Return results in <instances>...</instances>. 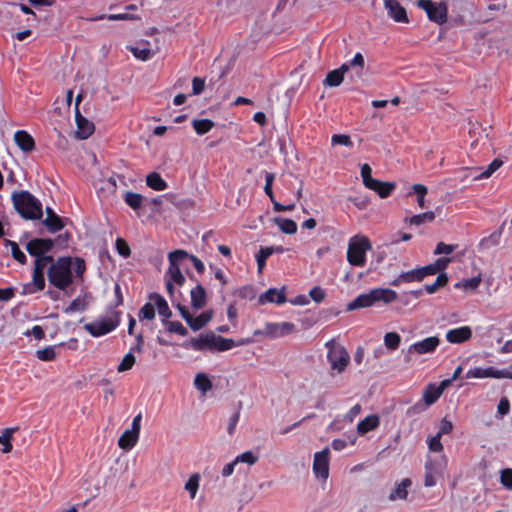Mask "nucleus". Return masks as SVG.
<instances>
[{
    "label": "nucleus",
    "instance_id": "nucleus-1",
    "mask_svg": "<svg viewBox=\"0 0 512 512\" xmlns=\"http://www.w3.org/2000/svg\"><path fill=\"white\" fill-rule=\"evenodd\" d=\"M294 331V325L291 322H267L265 329H254L253 336L239 338L237 340L224 338L214 333L200 334L198 337L187 340L183 347L195 351H227L236 346L249 344L258 338H277L291 334Z\"/></svg>",
    "mask_w": 512,
    "mask_h": 512
},
{
    "label": "nucleus",
    "instance_id": "nucleus-2",
    "mask_svg": "<svg viewBox=\"0 0 512 512\" xmlns=\"http://www.w3.org/2000/svg\"><path fill=\"white\" fill-rule=\"evenodd\" d=\"M54 242L51 239L35 238L26 244V250L35 257L32 282L29 292L41 291L45 287L44 271L53 261V257L45 255L53 248Z\"/></svg>",
    "mask_w": 512,
    "mask_h": 512
},
{
    "label": "nucleus",
    "instance_id": "nucleus-3",
    "mask_svg": "<svg viewBox=\"0 0 512 512\" xmlns=\"http://www.w3.org/2000/svg\"><path fill=\"white\" fill-rule=\"evenodd\" d=\"M47 276L49 282L58 289L64 290L73 282L72 267L77 276L85 271V262L80 258L74 261L70 257H60L48 264Z\"/></svg>",
    "mask_w": 512,
    "mask_h": 512
},
{
    "label": "nucleus",
    "instance_id": "nucleus-4",
    "mask_svg": "<svg viewBox=\"0 0 512 512\" xmlns=\"http://www.w3.org/2000/svg\"><path fill=\"white\" fill-rule=\"evenodd\" d=\"M397 299V293L388 288H376L370 290L368 293L359 295L356 299L350 302L347 306L348 310L357 308L371 307L376 303L382 302L389 304Z\"/></svg>",
    "mask_w": 512,
    "mask_h": 512
},
{
    "label": "nucleus",
    "instance_id": "nucleus-5",
    "mask_svg": "<svg viewBox=\"0 0 512 512\" xmlns=\"http://www.w3.org/2000/svg\"><path fill=\"white\" fill-rule=\"evenodd\" d=\"M12 201L17 212L25 219L37 220L42 217L41 203L28 191L14 193Z\"/></svg>",
    "mask_w": 512,
    "mask_h": 512
},
{
    "label": "nucleus",
    "instance_id": "nucleus-6",
    "mask_svg": "<svg viewBox=\"0 0 512 512\" xmlns=\"http://www.w3.org/2000/svg\"><path fill=\"white\" fill-rule=\"evenodd\" d=\"M372 249L368 237L356 235L350 238L347 248V261L355 267H362L366 263V253Z\"/></svg>",
    "mask_w": 512,
    "mask_h": 512
},
{
    "label": "nucleus",
    "instance_id": "nucleus-7",
    "mask_svg": "<svg viewBox=\"0 0 512 512\" xmlns=\"http://www.w3.org/2000/svg\"><path fill=\"white\" fill-rule=\"evenodd\" d=\"M155 309H157L159 316L163 318H169L172 315L167 301L161 295L152 293L149 295V301L141 308L139 316L151 320L155 316Z\"/></svg>",
    "mask_w": 512,
    "mask_h": 512
},
{
    "label": "nucleus",
    "instance_id": "nucleus-8",
    "mask_svg": "<svg viewBox=\"0 0 512 512\" xmlns=\"http://www.w3.org/2000/svg\"><path fill=\"white\" fill-rule=\"evenodd\" d=\"M189 254L184 250H175L169 253V268L167 271V277L171 279L178 286H182L185 283V277L181 272V267L185 260H187Z\"/></svg>",
    "mask_w": 512,
    "mask_h": 512
},
{
    "label": "nucleus",
    "instance_id": "nucleus-9",
    "mask_svg": "<svg viewBox=\"0 0 512 512\" xmlns=\"http://www.w3.org/2000/svg\"><path fill=\"white\" fill-rule=\"evenodd\" d=\"M417 6L426 12L430 21L438 25H442L448 20V8L443 2L437 3L431 0H418Z\"/></svg>",
    "mask_w": 512,
    "mask_h": 512
},
{
    "label": "nucleus",
    "instance_id": "nucleus-10",
    "mask_svg": "<svg viewBox=\"0 0 512 512\" xmlns=\"http://www.w3.org/2000/svg\"><path fill=\"white\" fill-rule=\"evenodd\" d=\"M328 346V352H327V359L331 365V368L333 370H336L338 373L343 372L350 360V356L348 352L345 350L344 347L339 345H329Z\"/></svg>",
    "mask_w": 512,
    "mask_h": 512
},
{
    "label": "nucleus",
    "instance_id": "nucleus-11",
    "mask_svg": "<svg viewBox=\"0 0 512 512\" xmlns=\"http://www.w3.org/2000/svg\"><path fill=\"white\" fill-rule=\"evenodd\" d=\"M439 343L440 340L438 337L431 336L411 344L408 348L407 355L405 356L406 361L409 362L411 360L410 355L412 354L422 355L433 353L438 347Z\"/></svg>",
    "mask_w": 512,
    "mask_h": 512
},
{
    "label": "nucleus",
    "instance_id": "nucleus-12",
    "mask_svg": "<svg viewBox=\"0 0 512 512\" xmlns=\"http://www.w3.org/2000/svg\"><path fill=\"white\" fill-rule=\"evenodd\" d=\"M313 472L316 477L326 481L329 476V449L315 453L313 461Z\"/></svg>",
    "mask_w": 512,
    "mask_h": 512
},
{
    "label": "nucleus",
    "instance_id": "nucleus-13",
    "mask_svg": "<svg viewBox=\"0 0 512 512\" xmlns=\"http://www.w3.org/2000/svg\"><path fill=\"white\" fill-rule=\"evenodd\" d=\"M451 384V380H443L438 385L430 383L423 391V401L426 406L433 405L443 394L444 390Z\"/></svg>",
    "mask_w": 512,
    "mask_h": 512
},
{
    "label": "nucleus",
    "instance_id": "nucleus-14",
    "mask_svg": "<svg viewBox=\"0 0 512 512\" xmlns=\"http://www.w3.org/2000/svg\"><path fill=\"white\" fill-rule=\"evenodd\" d=\"M504 377H510L508 374V370L506 369H496L494 367H486L481 368L477 367L474 369L468 370L466 373V378H496V379H503Z\"/></svg>",
    "mask_w": 512,
    "mask_h": 512
},
{
    "label": "nucleus",
    "instance_id": "nucleus-15",
    "mask_svg": "<svg viewBox=\"0 0 512 512\" xmlns=\"http://www.w3.org/2000/svg\"><path fill=\"white\" fill-rule=\"evenodd\" d=\"M76 130L75 137L79 140H85L89 138L95 131L94 123L84 117L80 111L75 114Z\"/></svg>",
    "mask_w": 512,
    "mask_h": 512
},
{
    "label": "nucleus",
    "instance_id": "nucleus-16",
    "mask_svg": "<svg viewBox=\"0 0 512 512\" xmlns=\"http://www.w3.org/2000/svg\"><path fill=\"white\" fill-rule=\"evenodd\" d=\"M384 7L395 22L405 24L409 22L406 9L397 0H385Z\"/></svg>",
    "mask_w": 512,
    "mask_h": 512
},
{
    "label": "nucleus",
    "instance_id": "nucleus-17",
    "mask_svg": "<svg viewBox=\"0 0 512 512\" xmlns=\"http://www.w3.org/2000/svg\"><path fill=\"white\" fill-rule=\"evenodd\" d=\"M119 322H86L84 328L93 337H99L112 332Z\"/></svg>",
    "mask_w": 512,
    "mask_h": 512
},
{
    "label": "nucleus",
    "instance_id": "nucleus-18",
    "mask_svg": "<svg viewBox=\"0 0 512 512\" xmlns=\"http://www.w3.org/2000/svg\"><path fill=\"white\" fill-rule=\"evenodd\" d=\"M150 42L147 40H140L136 45L129 46L128 50L135 58L141 61L149 60L155 53L158 52V47L155 50L149 48Z\"/></svg>",
    "mask_w": 512,
    "mask_h": 512
},
{
    "label": "nucleus",
    "instance_id": "nucleus-19",
    "mask_svg": "<svg viewBox=\"0 0 512 512\" xmlns=\"http://www.w3.org/2000/svg\"><path fill=\"white\" fill-rule=\"evenodd\" d=\"M472 336V330L468 326L451 329L446 333V339L453 344H460L469 340Z\"/></svg>",
    "mask_w": 512,
    "mask_h": 512
},
{
    "label": "nucleus",
    "instance_id": "nucleus-20",
    "mask_svg": "<svg viewBox=\"0 0 512 512\" xmlns=\"http://www.w3.org/2000/svg\"><path fill=\"white\" fill-rule=\"evenodd\" d=\"M14 141L25 153L31 152L35 149V141L27 131L19 130L15 132Z\"/></svg>",
    "mask_w": 512,
    "mask_h": 512
},
{
    "label": "nucleus",
    "instance_id": "nucleus-21",
    "mask_svg": "<svg viewBox=\"0 0 512 512\" xmlns=\"http://www.w3.org/2000/svg\"><path fill=\"white\" fill-rule=\"evenodd\" d=\"M285 287H282L280 289L277 288H270L265 293L261 294L259 296V302L261 304L264 303H283L285 302Z\"/></svg>",
    "mask_w": 512,
    "mask_h": 512
},
{
    "label": "nucleus",
    "instance_id": "nucleus-22",
    "mask_svg": "<svg viewBox=\"0 0 512 512\" xmlns=\"http://www.w3.org/2000/svg\"><path fill=\"white\" fill-rule=\"evenodd\" d=\"M395 187L396 184L394 182H384L375 179L366 188L377 193L380 198H387Z\"/></svg>",
    "mask_w": 512,
    "mask_h": 512
},
{
    "label": "nucleus",
    "instance_id": "nucleus-23",
    "mask_svg": "<svg viewBox=\"0 0 512 512\" xmlns=\"http://www.w3.org/2000/svg\"><path fill=\"white\" fill-rule=\"evenodd\" d=\"M380 424L379 416L376 414L368 415L357 424V431L359 434H366L376 429Z\"/></svg>",
    "mask_w": 512,
    "mask_h": 512
},
{
    "label": "nucleus",
    "instance_id": "nucleus-24",
    "mask_svg": "<svg viewBox=\"0 0 512 512\" xmlns=\"http://www.w3.org/2000/svg\"><path fill=\"white\" fill-rule=\"evenodd\" d=\"M46 214L47 216L45 220H43V224L48 228L50 232L55 233L64 227L61 218L57 216L51 208H46Z\"/></svg>",
    "mask_w": 512,
    "mask_h": 512
},
{
    "label": "nucleus",
    "instance_id": "nucleus-25",
    "mask_svg": "<svg viewBox=\"0 0 512 512\" xmlns=\"http://www.w3.org/2000/svg\"><path fill=\"white\" fill-rule=\"evenodd\" d=\"M191 306L199 310L206 304V291L201 285H196L190 292Z\"/></svg>",
    "mask_w": 512,
    "mask_h": 512
},
{
    "label": "nucleus",
    "instance_id": "nucleus-26",
    "mask_svg": "<svg viewBox=\"0 0 512 512\" xmlns=\"http://www.w3.org/2000/svg\"><path fill=\"white\" fill-rule=\"evenodd\" d=\"M447 460L445 456L435 459H428L425 463V471L432 472L437 476H441L446 468Z\"/></svg>",
    "mask_w": 512,
    "mask_h": 512
},
{
    "label": "nucleus",
    "instance_id": "nucleus-27",
    "mask_svg": "<svg viewBox=\"0 0 512 512\" xmlns=\"http://www.w3.org/2000/svg\"><path fill=\"white\" fill-rule=\"evenodd\" d=\"M139 435L130 430L124 433L118 439V446L123 450H131L138 442Z\"/></svg>",
    "mask_w": 512,
    "mask_h": 512
},
{
    "label": "nucleus",
    "instance_id": "nucleus-28",
    "mask_svg": "<svg viewBox=\"0 0 512 512\" xmlns=\"http://www.w3.org/2000/svg\"><path fill=\"white\" fill-rule=\"evenodd\" d=\"M412 484L409 478H405L401 481L400 484L391 492L389 495V500L395 501L397 499L405 500L408 496V487Z\"/></svg>",
    "mask_w": 512,
    "mask_h": 512
},
{
    "label": "nucleus",
    "instance_id": "nucleus-29",
    "mask_svg": "<svg viewBox=\"0 0 512 512\" xmlns=\"http://www.w3.org/2000/svg\"><path fill=\"white\" fill-rule=\"evenodd\" d=\"M435 213L428 211L425 213L417 214L412 217L405 218L404 222L409 225L420 226L424 223H430L435 220Z\"/></svg>",
    "mask_w": 512,
    "mask_h": 512
},
{
    "label": "nucleus",
    "instance_id": "nucleus-30",
    "mask_svg": "<svg viewBox=\"0 0 512 512\" xmlns=\"http://www.w3.org/2000/svg\"><path fill=\"white\" fill-rule=\"evenodd\" d=\"M414 281H421L418 269L401 273L391 282V285L399 286L402 283H411Z\"/></svg>",
    "mask_w": 512,
    "mask_h": 512
},
{
    "label": "nucleus",
    "instance_id": "nucleus-31",
    "mask_svg": "<svg viewBox=\"0 0 512 512\" xmlns=\"http://www.w3.org/2000/svg\"><path fill=\"white\" fill-rule=\"evenodd\" d=\"M146 184L156 191H163L167 188V183L157 172H151L146 176Z\"/></svg>",
    "mask_w": 512,
    "mask_h": 512
},
{
    "label": "nucleus",
    "instance_id": "nucleus-32",
    "mask_svg": "<svg viewBox=\"0 0 512 512\" xmlns=\"http://www.w3.org/2000/svg\"><path fill=\"white\" fill-rule=\"evenodd\" d=\"M274 222L283 233L295 234L297 231V224L291 219L276 217L274 218Z\"/></svg>",
    "mask_w": 512,
    "mask_h": 512
},
{
    "label": "nucleus",
    "instance_id": "nucleus-33",
    "mask_svg": "<svg viewBox=\"0 0 512 512\" xmlns=\"http://www.w3.org/2000/svg\"><path fill=\"white\" fill-rule=\"evenodd\" d=\"M16 430L17 428H6L3 430L0 435V444L3 445V448L1 449L2 453H9L12 451L13 446L11 439Z\"/></svg>",
    "mask_w": 512,
    "mask_h": 512
},
{
    "label": "nucleus",
    "instance_id": "nucleus-34",
    "mask_svg": "<svg viewBox=\"0 0 512 512\" xmlns=\"http://www.w3.org/2000/svg\"><path fill=\"white\" fill-rule=\"evenodd\" d=\"M195 387L202 393H206L212 388V382L204 373H198L194 379Z\"/></svg>",
    "mask_w": 512,
    "mask_h": 512
},
{
    "label": "nucleus",
    "instance_id": "nucleus-35",
    "mask_svg": "<svg viewBox=\"0 0 512 512\" xmlns=\"http://www.w3.org/2000/svg\"><path fill=\"white\" fill-rule=\"evenodd\" d=\"M200 475L198 473L192 474L185 483V490L188 491L190 498L194 499L199 489Z\"/></svg>",
    "mask_w": 512,
    "mask_h": 512
},
{
    "label": "nucleus",
    "instance_id": "nucleus-36",
    "mask_svg": "<svg viewBox=\"0 0 512 512\" xmlns=\"http://www.w3.org/2000/svg\"><path fill=\"white\" fill-rule=\"evenodd\" d=\"M124 200L133 210H138L142 206L143 197L139 193L128 191L125 193Z\"/></svg>",
    "mask_w": 512,
    "mask_h": 512
},
{
    "label": "nucleus",
    "instance_id": "nucleus-37",
    "mask_svg": "<svg viewBox=\"0 0 512 512\" xmlns=\"http://www.w3.org/2000/svg\"><path fill=\"white\" fill-rule=\"evenodd\" d=\"M192 124L195 131L200 135L209 132L214 127V122L209 119H196Z\"/></svg>",
    "mask_w": 512,
    "mask_h": 512
},
{
    "label": "nucleus",
    "instance_id": "nucleus-38",
    "mask_svg": "<svg viewBox=\"0 0 512 512\" xmlns=\"http://www.w3.org/2000/svg\"><path fill=\"white\" fill-rule=\"evenodd\" d=\"M503 165V161L500 159H494L488 167L478 175L475 180H482L490 178L493 173H495L501 166Z\"/></svg>",
    "mask_w": 512,
    "mask_h": 512
},
{
    "label": "nucleus",
    "instance_id": "nucleus-39",
    "mask_svg": "<svg viewBox=\"0 0 512 512\" xmlns=\"http://www.w3.org/2000/svg\"><path fill=\"white\" fill-rule=\"evenodd\" d=\"M36 357L45 362L53 361L56 358V351L54 346H47L43 349H39L35 353Z\"/></svg>",
    "mask_w": 512,
    "mask_h": 512
},
{
    "label": "nucleus",
    "instance_id": "nucleus-40",
    "mask_svg": "<svg viewBox=\"0 0 512 512\" xmlns=\"http://www.w3.org/2000/svg\"><path fill=\"white\" fill-rule=\"evenodd\" d=\"M448 282V276L446 273H440L436 281L432 284L425 285V290L429 294L435 293L440 287H444Z\"/></svg>",
    "mask_w": 512,
    "mask_h": 512
},
{
    "label": "nucleus",
    "instance_id": "nucleus-41",
    "mask_svg": "<svg viewBox=\"0 0 512 512\" xmlns=\"http://www.w3.org/2000/svg\"><path fill=\"white\" fill-rule=\"evenodd\" d=\"M178 309L180 311L181 316L185 320H210L213 317V312L212 311H206V312L202 313L201 315H199L198 317L193 318L190 315L187 307L182 306V305H178Z\"/></svg>",
    "mask_w": 512,
    "mask_h": 512
},
{
    "label": "nucleus",
    "instance_id": "nucleus-42",
    "mask_svg": "<svg viewBox=\"0 0 512 512\" xmlns=\"http://www.w3.org/2000/svg\"><path fill=\"white\" fill-rule=\"evenodd\" d=\"M136 362V358L132 352H128L124 355L122 361L117 367L119 373L130 370Z\"/></svg>",
    "mask_w": 512,
    "mask_h": 512
},
{
    "label": "nucleus",
    "instance_id": "nucleus-43",
    "mask_svg": "<svg viewBox=\"0 0 512 512\" xmlns=\"http://www.w3.org/2000/svg\"><path fill=\"white\" fill-rule=\"evenodd\" d=\"M344 80V77L335 69L330 71L324 80V84L330 87L339 86Z\"/></svg>",
    "mask_w": 512,
    "mask_h": 512
},
{
    "label": "nucleus",
    "instance_id": "nucleus-44",
    "mask_svg": "<svg viewBox=\"0 0 512 512\" xmlns=\"http://www.w3.org/2000/svg\"><path fill=\"white\" fill-rule=\"evenodd\" d=\"M401 338L396 332L386 333L384 337V344L390 350H396L400 345Z\"/></svg>",
    "mask_w": 512,
    "mask_h": 512
},
{
    "label": "nucleus",
    "instance_id": "nucleus-45",
    "mask_svg": "<svg viewBox=\"0 0 512 512\" xmlns=\"http://www.w3.org/2000/svg\"><path fill=\"white\" fill-rule=\"evenodd\" d=\"M481 280H482L481 275H478L476 277H473V278H470L467 280H463L462 282L457 283L456 287L464 289V290H475L480 285Z\"/></svg>",
    "mask_w": 512,
    "mask_h": 512
},
{
    "label": "nucleus",
    "instance_id": "nucleus-46",
    "mask_svg": "<svg viewBox=\"0 0 512 512\" xmlns=\"http://www.w3.org/2000/svg\"><path fill=\"white\" fill-rule=\"evenodd\" d=\"M412 189L417 194V203L419 207L424 208L426 204L425 196L427 194L426 186L422 184H414Z\"/></svg>",
    "mask_w": 512,
    "mask_h": 512
},
{
    "label": "nucleus",
    "instance_id": "nucleus-47",
    "mask_svg": "<svg viewBox=\"0 0 512 512\" xmlns=\"http://www.w3.org/2000/svg\"><path fill=\"white\" fill-rule=\"evenodd\" d=\"M238 463H247L248 465H254L258 461V456L252 451H245L235 458Z\"/></svg>",
    "mask_w": 512,
    "mask_h": 512
},
{
    "label": "nucleus",
    "instance_id": "nucleus-48",
    "mask_svg": "<svg viewBox=\"0 0 512 512\" xmlns=\"http://www.w3.org/2000/svg\"><path fill=\"white\" fill-rule=\"evenodd\" d=\"M8 246L11 248L13 258L21 264L26 262V255L20 250L18 244L13 241H7Z\"/></svg>",
    "mask_w": 512,
    "mask_h": 512
},
{
    "label": "nucleus",
    "instance_id": "nucleus-49",
    "mask_svg": "<svg viewBox=\"0 0 512 512\" xmlns=\"http://www.w3.org/2000/svg\"><path fill=\"white\" fill-rule=\"evenodd\" d=\"M272 255V249L271 248H261L259 253L256 256L257 264H258V271L261 272L262 269L265 266L266 259Z\"/></svg>",
    "mask_w": 512,
    "mask_h": 512
},
{
    "label": "nucleus",
    "instance_id": "nucleus-50",
    "mask_svg": "<svg viewBox=\"0 0 512 512\" xmlns=\"http://www.w3.org/2000/svg\"><path fill=\"white\" fill-rule=\"evenodd\" d=\"M166 324V330L170 333H177L181 336L187 334V329L182 325L181 322H164Z\"/></svg>",
    "mask_w": 512,
    "mask_h": 512
},
{
    "label": "nucleus",
    "instance_id": "nucleus-51",
    "mask_svg": "<svg viewBox=\"0 0 512 512\" xmlns=\"http://www.w3.org/2000/svg\"><path fill=\"white\" fill-rule=\"evenodd\" d=\"M331 144L333 146L335 145H344V146H351L352 141L349 135L346 134H334L331 137Z\"/></svg>",
    "mask_w": 512,
    "mask_h": 512
},
{
    "label": "nucleus",
    "instance_id": "nucleus-52",
    "mask_svg": "<svg viewBox=\"0 0 512 512\" xmlns=\"http://www.w3.org/2000/svg\"><path fill=\"white\" fill-rule=\"evenodd\" d=\"M361 177L363 181V185L367 187L372 181L375 179L372 177V169L368 164H363L361 166Z\"/></svg>",
    "mask_w": 512,
    "mask_h": 512
},
{
    "label": "nucleus",
    "instance_id": "nucleus-53",
    "mask_svg": "<svg viewBox=\"0 0 512 512\" xmlns=\"http://www.w3.org/2000/svg\"><path fill=\"white\" fill-rule=\"evenodd\" d=\"M116 249L117 252L123 257H128L131 254V250L128 243L122 238H118L116 240Z\"/></svg>",
    "mask_w": 512,
    "mask_h": 512
},
{
    "label": "nucleus",
    "instance_id": "nucleus-54",
    "mask_svg": "<svg viewBox=\"0 0 512 512\" xmlns=\"http://www.w3.org/2000/svg\"><path fill=\"white\" fill-rule=\"evenodd\" d=\"M428 447H429L430 451H433V452H441L443 450V445L441 443L440 434H436L435 436H433L429 439Z\"/></svg>",
    "mask_w": 512,
    "mask_h": 512
},
{
    "label": "nucleus",
    "instance_id": "nucleus-55",
    "mask_svg": "<svg viewBox=\"0 0 512 512\" xmlns=\"http://www.w3.org/2000/svg\"><path fill=\"white\" fill-rule=\"evenodd\" d=\"M501 483L504 487L512 490V469L507 468L501 472Z\"/></svg>",
    "mask_w": 512,
    "mask_h": 512
},
{
    "label": "nucleus",
    "instance_id": "nucleus-56",
    "mask_svg": "<svg viewBox=\"0 0 512 512\" xmlns=\"http://www.w3.org/2000/svg\"><path fill=\"white\" fill-rule=\"evenodd\" d=\"M309 295L315 302L320 303L324 300L326 293L321 287L315 286L310 290Z\"/></svg>",
    "mask_w": 512,
    "mask_h": 512
},
{
    "label": "nucleus",
    "instance_id": "nucleus-57",
    "mask_svg": "<svg viewBox=\"0 0 512 512\" xmlns=\"http://www.w3.org/2000/svg\"><path fill=\"white\" fill-rule=\"evenodd\" d=\"M205 88V80L199 77L192 79V93L193 95H199Z\"/></svg>",
    "mask_w": 512,
    "mask_h": 512
},
{
    "label": "nucleus",
    "instance_id": "nucleus-58",
    "mask_svg": "<svg viewBox=\"0 0 512 512\" xmlns=\"http://www.w3.org/2000/svg\"><path fill=\"white\" fill-rule=\"evenodd\" d=\"M454 250H455L454 245L446 244L444 242H439L436 246L434 254H436V255L447 254L448 255V254H451L452 252H454Z\"/></svg>",
    "mask_w": 512,
    "mask_h": 512
},
{
    "label": "nucleus",
    "instance_id": "nucleus-59",
    "mask_svg": "<svg viewBox=\"0 0 512 512\" xmlns=\"http://www.w3.org/2000/svg\"><path fill=\"white\" fill-rule=\"evenodd\" d=\"M239 419H240V412L238 410L235 413H233V415L229 419V424H228V427H227V432H228L229 435H233L234 434L236 426H237V424L239 422Z\"/></svg>",
    "mask_w": 512,
    "mask_h": 512
},
{
    "label": "nucleus",
    "instance_id": "nucleus-60",
    "mask_svg": "<svg viewBox=\"0 0 512 512\" xmlns=\"http://www.w3.org/2000/svg\"><path fill=\"white\" fill-rule=\"evenodd\" d=\"M453 430V424L451 421L447 420L446 418H443L440 422L439 431L437 434H440V436L444 434H449Z\"/></svg>",
    "mask_w": 512,
    "mask_h": 512
},
{
    "label": "nucleus",
    "instance_id": "nucleus-61",
    "mask_svg": "<svg viewBox=\"0 0 512 512\" xmlns=\"http://www.w3.org/2000/svg\"><path fill=\"white\" fill-rule=\"evenodd\" d=\"M274 180V174L273 173H267L266 174V184L264 187V191L267 194V196L270 198L271 201H273V191H272V183Z\"/></svg>",
    "mask_w": 512,
    "mask_h": 512
},
{
    "label": "nucleus",
    "instance_id": "nucleus-62",
    "mask_svg": "<svg viewBox=\"0 0 512 512\" xmlns=\"http://www.w3.org/2000/svg\"><path fill=\"white\" fill-rule=\"evenodd\" d=\"M418 272H419V275H420V278H421V281L428 275H434L436 273H438L433 265L432 264H429L427 266H424V267H421V268H418Z\"/></svg>",
    "mask_w": 512,
    "mask_h": 512
},
{
    "label": "nucleus",
    "instance_id": "nucleus-63",
    "mask_svg": "<svg viewBox=\"0 0 512 512\" xmlns=\"http://www.w3.org/2000/svg\"><path fill=\"white\" fill-rule=\"evenodd\" d=\"M497 410H498V413L502 416L509 413L510 402L506 397H503L500 399Z\"/></svg>",
    "mask_w": 512,
    "mask_h": 512
},
{
    "label": "nucleus",
    "instance_id": "nucleus-64",
    "mask_svg": "<svg viewBox=\"0 0 512 512\" xmlns=\"http://www.w3.org/2000/svg\"><path fill=\"white\" fill-rule=\"evenodd\" d=\"M450 262H451V258H438L433 263V265L437 272L444 273L443 271L447 268V266Z\"/></svg>",
    "mask_w": 512,
    "mask_h": 512
}]
</instances>
